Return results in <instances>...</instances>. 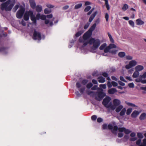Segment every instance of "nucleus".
Wrapping results in <instances>:
<instances>
[{
    "mask_svg": "<svg viewBox=\"0 0 146 146\" xmlns=\"http://www.w3.org/2000/svg\"><path fill=\"white\" fill-rule=\"evenodd\" d=\"M124 132L126 134H128L131 132V131H130L129 129H126L125 128V129Z\"/></svg>",
    "mask_w": 146,
    "mask_h": 146,
    "instance_id": "864d4df0",
    "label": "nucleus"
},
{
    "mask_svg": "<svg viewBox=\"0 0 146 146\" xmlns=\"http://www.w3.org/2000/svg\"><path fill=\"white\" fill-rule=\"evenodd\" d=\"M129 23L133 27H134V23L133 21L132 20L129 21Z\"/></svg>",
    "mask_w": 146,
    "mask_h": 146,
    "instance_id": "09e8293b",
    "label": "nucleus"
},
{
    "mask_svg": "<svg viewBox=\"0 0 146 146\" xmlns=\"http://www.w3.org/2000/svg\"><path fill=\"white\" fill-rule=\"evenodd\" d=\"M46 16L44 15H40V19L42 20H45L46 19Z\"/></svg>",
    "mask_w": 146,
    "mask_h": 146,
    "instance_id": "6e6d98bb",
    "label": "nucleus"
},
{
    "mask_svg": "<svg viewBox=\"0 0 146 146\" xmlns=\"http://www.w3.org/2000/svg\"><path fill=\"white\" fill-rule=\"evenodd\" d=\"M46 6L48 8H52L54 7V6L51 4H47L46 5Z\"/></svg>",
    "mask_w": 146,
    "mask_h": 146,
    "instance_id": "774afa93",
    "label": "nucleus"
},
{
    "mask_svg": "<svg viewBox=\"0 0 146 146\" xmlns=\"http://www.w3.org/2000/svg\"><path fill=\"white\" fill-rule=\"evenodd\" d=\"M36 20H39L40 18V14L39 13L37 14L36 16Z\"/></svg>",
    "mask_w": 146,
    "mask_h": 146,
    "instance_id": "e2e57ef3",
    "label": "nucleus"
},
{
    "mask_svg": "<svg viewBox=\"0 0 146 146\" xmlns=\"http://www.w3.org/2000/svg\"><path fill=\"white\" fill-rule=\"evenodd\" d=\"M85 90V88L84 87H83L79 89V90L80 93L82 94H83L84 91Z\"/></svg>",
    "mask_w": 146,
    "mask_h": 146,
    "instance_id": "ea45409f",
    "label": "nucleus"
},
{
    "mask_svg": "<svg viewBox=\"0 0 146 146\" xmlns=\"http://www.w3.org/2000/svg\"><path fill=\"white\" fill-rule=\"evenodd\" d=\"M110 49L108 46L106 47L105 48H104V52H105V54L106 53L109 52V51L110 50Z\"/></svg>",
    "mask_w": 146,
    "mask_h": 146,
    "instance_id": "c03bdc74",
    "label": "nucleus"
},
{
    "mask_svg": "<svg viewBox=\"0 0 146 146\" xmlns=\"http://www.w3.org/2000/svg\"><path fill=\"white\" fill-rule=\"evenodd\" d=\"M132 110L131 108H129L127 110L126 114L127 115H129L130 114Z\"/></svg>",
    "mask_w": 146,
    "mask_h": 146,
    "instance_id": "2f4dec72",
    "label": "nucleus"
},
{
    "mask_svg": "<svg viewBox=\"0 0 146 146\" xmlns=\"http://www.w3.org/2000/svg\"><path fill=\"white\" fill-rule=\"evenodd\" d=\"M91 7L90 6H88L86 7L84 9V11L85 12H87L89 11L91 9Z\"/></svg>",
    "mask_w": 146,
    "mask_h": 146,
    "instance_id": "e433bc0d",
    "label": "nucleus"
},
{
    "mask_svg": "<svg viewBox=\"0 0 146 146\" xmlns=\"http://www.w3.org/2000/svg\"><path fill=\"white\" fill-rule=\"evenodd\" d=\"M137 135L138 137L141 139L143 138V137L142 134L141 133H138Z\"/></svg>",
    "mask_w": 146,
    "mask_h": 146,
    "instance_id": "8fccbe9b",
    "label": "nucleus"
},
{
    "mask_svg": "<svg viewBox=\"0 0 146 146\" xmlns=\"http://www.w3.org/2000/svg\"><path fill=\"white\" fill-rule=\"evenodd\" d=\"M116 107L114 105H112L111 103H110L109 104V105L106 108H110L112 110H114L115 109Z\"/></svg>",
    "mask_w": 146,
    "mask_h": 146,
    "instance_id": "a878e982",
    "label": "nucleus"
},
{
    "mask_svg": "<svg viewBox=\"0 0 146 146\" xmlns=\"http://www.w3.org/2000/svg\"><path fill=\"white\" fill-rule=\"evenodd\" d=\"M92 120L95 122L94 126L97 129L99 128L100 123V117L97 118V116L96 115H92L91 117Z\"/></svg>",
    "mask_w": 146,
    "mask_h": 146,
    "instance_id": "39448f33",
    "label": "nucleus"
},
{
    "mask_svg": "<svg viewBox=\"0 0 146 146\" xmlns=\"http://www.w3.org/2000/svg\"><path fill=\"white\" fill-rule=\"evenodd\" d=\"M33 15L32 11H28L26 12L25 13L23 18L25 21H28L29 19V16L31 15Z\"/></svg>",
    "mask_w": 146,
    "mask_h": 146,
    "instance_id": "9d476101",
    "label": "nucleus"
},
{
    "mask_svg": "<svg viewBox=\"0 0 146 146\" xmlns=\"http://www.w3.org/2000/svg\"><path fill=\"white\" fill-rule=\"evenodd\" d=\"M144 68L141 65H138L135 67V69L137 71H140L142 70Z\"/></svg>",
    "mask_w": 146,
    "mask_h": 146,
    "instance_id": "f3484780",
    "label": "nucleus"
},
{
    "mask_svg": "<svg viewBox=\"0 0 146 146\" xmlns=\"http://www.w3.org/2000/svg\"><path fill=\"white\" fill-rule=\"evenodd\" d=\"M8 49V48L7 47H0V52H3L4 53L6 54L7 53V50Z\"/></svg>",
    "mask_w": 146,
    "mask_h": 146,
    "instance_id": "2eb2a0df",
    "label": "nucleus"
},
{
    "mask_svg": "<svg viewBox=\"0 0 146 146\" xmlns=\"http://www.w3.org/2000/svg\"><path fill=\"white\" fill-rule=\"evenodd\" d=\"M100 88H99L98 92H93L90 91H87V94L92 97H95L96 100L98 101H100Z\"/></svg>",
    "mask_w": 146,
    "mask_h": 146,
    "instance_id": "20e7f679",
    "label": "nucleus"
},
{
    "mask_svg": "<svg viewBox=\"0 0 146 146\" xmlns=\"http://www.w3.org/2000/svg\"><path fill=\"white\" fill-rule=\"evenodd\" d=\"M132 67L131 66V65H129V64L126 65L125 66V68L127 69H129L131 68Z\"/></svg>",
    "mask_w": 146,
    "mask_h": 146,
    "instance_id": "69168bd1",
    "label": "nucleus"
},
{
    "mask_svg": "<svg viewBox=\"0 0 146 146\" xmlns=\"http://www.w3.org/2000/svg\"><path fill=\"white\" fill-rule=\"evenodd\" d=\"M97 14V11H96L91 16L89 19V21L90 22H91L93 19Z\"/></svg>",
    "mask_w": 146,
    "mask_h": 146,
    "instance_id": "4468645a",
    "label": "nucleus"
},
{
    "mask_svg": "<svg viewBox=\"0 0 146 146\" xmlns=\"http://www.w3.org/2000/svg\"><path fill=\"white\" fill-rule=\"evenodd\" d=\"M139 74V72L136 70L133 74L132 76L134 78H136L138 76Z\"/></svg>",
    "mask_w": 146,
    "mask_h": 146,
    "instance_id": "4be33fe9",
    "label": "nucleus"
},
{
    "mask_svg": "<svg viewBox=\"0 0 146 146\" xmlns=\"http://www.w3.org/2000/svg\"><path fill=\"white\" fill-rule=\"evenodd\" d=\"M110 49L113 48H116L117 47L116 46L113 44H110L108 46Z\"/></svg>",
    "mask_w": 146,
    "mask_h": 146,
    "instance_id": "cd10ccee",
    "label": "nucleus"
},
{
    "mask_svg": "<svg viewBox=\"0 0 146 146\" xmlns=\"http://www.w3.org/2000/svg\"><path fill=\"white\" fill-rule=\"evenodd\" d=\"M123 108V106L122 105L119 106L115 109L116 112L117 113L119 112Z\"/></svg>",
    "mask_w": 146,
    "mask_h": 146,
    "instance_id": "5701e85b",
    "label": "nucleus"
},
{
    "mask_svg": "<svg viewBox=\"0 0 146 146\" xmlns=\"http://www.w3.org/2000/svg\"><path fill=\"white\" fill-rule=\"evenodd\" d=\"M111 84L114 87L117 86L118 85L117 83L114 81H112L111 82Z\"/></svg>",
    "mask_w": 146,
    "mask_h": 146,
    "instance_id": "13d9d810",
    "label": "nucleus"
},
{
    "mask_svg": "<svg viewBox=\"0 0 146 146\" xmlns=\"http://www.w3.org/2000/svg\"><path fill=\"white\" fill-rule=\"evenodd\" d=\"M82 3H79L75 5L74 9H78L82 7Z\"/></svg>",
    "mask_w": 146,
    "mask_h": 146,
    "instance_id": "c9c22d12",
    "label": "nucleus"
},
{
    "mask_svg": "<svg viewBox=\"0 0 146 146\" xmlns=\"http://www.w3.org/2000/svg\"><path fill=\"white\" fill-rule=\"evenodd\" d=\"M19 5H16L13 9V12H15L19 8Z\"/></svg>",
    "mask_w": 146,
    "mask_h": 146,
    "instance_id": "58836bf2",
    "label": "nucleus"
},
{
    "mask_svg": "<svg viewBox=\"0 0 146 146\" xmlns=\"http://www.w3.org/2000/svg\"><path fill=\"white\" fill-rule=\"evenodd\" d=\"M76 86L77 88H79L81 87V85L79 82H78L76 83Z\"/></svg>",
    "mask_w": 146,
    "mask_h": 146,
    "instance_id": "3c124183",
    "label": "nucleus"
},
{
    "mask_svg": "<svg viewBox=\"0 0 146 146\" xmlns=\"http://www.w3.org/2000/svg\"><path fill=\"white\" fill-rule=\"evenodd\" d=\"M126 104L129 106L132 107H137V106L135 105V104L131 103L130 102H127L126 103Z\"/></svg>",
    "mask_w": 146,
    "mask_h": 146,
    "instance_id": "f704fd0d",
    "label": "nucleus"
},
{
    "mask_svg": "<svg viewBox=\"0 0 146 146\" xmlns=\"http://www.w3.org/2000/svg\"><path fill=\"white\" fill-rule=\"evenodd\" d=\"M107 125L106 124H104L102 126V128L104 129H108Z\"/></svg>",
    "mask_w": 146,
    "mask_h": 146,
    "instance_id": "bf43d9fd",
    "label": "nucleus"
},
{
    "mask_svg": "<svg viewBox=\"0 0 146 146\" xmlns=\"http://www.w3.org/2000/svg\"><path fill=\"white\" fill-rule=\"evenodd\" d=\"M117 51V50H110L109 51V52L111 53L112 54H115L116 53Z\"/></svg>",
    "mask_w": 146,
    "mask_h": 146,
    "instance_id": "a19ab883",
    "label": "nucleus"
},
{
    "mask_svg": "<svg viewBox=\"0 0 146 146\" xmlns=\"http://www.w3.org/2000/svg\"><path fill=\"white\" fill-rule=\"evenodd\" d=\"M108 128L110 130H111V131L113 133H116V131L118 130V127L117 126H114L113 127V125L111 124H108Z\"/></svg>",
    "mask_w": 146,
    "mask_h": 146,
    "instance_id": "6e6552de",
    "label": "nucleus"
},
{
    "mask_svg": "<svg viewBox=\"0 0 146 146\" xmlns=\"http://www.w3.org/2000/svg\"><path fill=\"white\" fill-rule=\"evenodd\" d=\"M126 111V110L125 108L123 109L119 113L120 115L121 116L125 114Z\"/></svg>",
    "mask_w": 146,
    "mask_h": 146,
    "instance_id": "bb28decb",
    "label": "nucleus"
},
{
    "mask_svg": "<svg viewBox=\"0 0 146 146\" xmlns=\"http://www.w3.org/2000/svg\"><path fill=\"white\" fill-rule=\"evenodd\" d=\"M44 13L45 14H48L50 13L51 11L50 9H49L48 8H46L44 10Z\"/></svg>",
    "mask_w": 146,
    "mask_h": 146,
    "instance_id": "473e14b6",
    "label": "nucleus"
},
{
    "mask_svg": "<svg viewBox=\"0 0 146 146\" xmlns=\"http://www.w3.org/2000/svg\"><path fill=\"white\" fill-rule=\"evenodd\" d=\"M129 63V65H131L132 67L135 66L137 64V62L134 60H131Z\"/></svg>",
    "mask_w": 146,
    "mask_h": 146,
    "instance_id": "412c9836",
    "label": "nucleus"
},
{
    "mask_svg": "<svg viewBox=\"0 0 146 146\" xmlns=\"http://www.w3.org/2000/svg\"><path fill=\"white\" fill-rule=\"evenodd\" d=\"M32 14L33 15H30L31 19L32 21H33L36 19V17H35V15H33V11Z\"/></svg>",
    "mask_w": 146,
    "mask_h": 146,
    "instance_id": "37998d69",
    "label": "nucleus"
},
{
    "mask_svg": "<svg viewBox=\"0 0 146 146\" xmlns=\"http://www.w3.org/2000/svg\"><path fill=\"white\" fill-rule=\"evenodd\" d=\"M88 82V80L87 79H83L81 82V84L84 85H86Z\"/></svg>",
    "mask_w": 146,
    "mask_h": 146,
    "instance_id": "72a5a7b5",
    "label": "nucleus"
},
{
    "mask_svg": "<svg viewBox=\"0 0 146 146\" xmlns=\"http://www.w3.org/2000/svg\"><path fill=\"white\" fill-rule=\"evenodd\" d=\"M105 17L106 21H108L109 19V15L108 13H106Z\"/></svg>",
    "mask_w": 146,
    "mask_h": 146,
    "instance_id": "052dcab7",
    "label": "nucleus"
},
{
    "mask_svg": "<svg viewBox=\"0 0 146 146\" xmlns=\"http://www.w3.org/2000/svg\"><path fill=\"white\" fill-rule=\"evenodd\" d=\"M31 7L34 9L36 8V4L35 0H29Z\"/></svg>",
    "mask_w": 146,
    "mask_h": 146,
    "instance_id": "9b49d317",
    "label": "nucleus"
},
{
    "mask_svg": "<svg viewBox=\"0 0 146 146\" xmlns=\"http://www.w3.org/2000/svg\"><path fill=\"white\" fill-rule=\"evenodd\" d=\"M83 42V45L84 46H86L88 44H90V39L86 41H84Z\"/></svg>",
    "mask_w": 146,
    "mask_h": 146,
    "instance_id": "de8ad7c7",
    "label": "nucleus"
},
{
    "mask_svg": "<svg viewBox=\"0 0 146 146\" xmlns=\"http://www.w3.org/2000/svg\"><path fill=\"white\" fill-rule=\"evenodd\" d=\"M106 45V44L105 43H104L101 45V50H102L104 48H105Z\"/></svg>",
    "mask_w": 146,
    "mask_h": 146,
    "instance_id": "603ef678",
    "label": "nucleus"
},
{
    "mask_svg": "<svg viewBox=\"0 0 146 146\" xmlns=\"http://www.w3.org/2000/svg\"><path fill=\"white\" fill-rule=\"evenodd\" d=\"M139 146H146V139H143V144L140 145Z\"/></svg>",
    "mask_w": 146,
    "mask_h": 146,
    "instance_id": "49530a36",
    "label": "nucleus"
},
{
    "mask_svg": "<svg viewBox=\"0 0 146 146\" xmlns=\"http://www.w3.org/2000/svg\"><path fill=\"white\" fill-rule=\"evenodd\" d=\"M108 35L110 38V41L112 43H114V41L112 38L111 35L109 32L108 33Z\"/></svg>",
    "mask_w": 146,
    "mask_h": 146,
    "instance_id": "393cba45",
    "label": "nucleus"
},
{
    "mask_svg": "<svg viewBox=\"0 0 146 146\" xmlns=\"http://www.w3.org/2000/svg\"><path fill=\"white\" fill-rule=\"evenodd\" d=\"M142 78H146V72H144L142 76H141Z\"/></svg>",
    "mask_w": 146,
    "mask_h": 146,
    "instance_id": "338daca9",
    "label": "nucleus"
},
{
    "mask_svg": "<svg viewBox=\"0 0 146 146\" xmlns=\"http://www.w3.org/2000/svg\"><path fill=\"white\" fill-rule=\"evenodd\" d=\"M33 38L34 40H40L41 39V35L40 33L35 30L33 32Z\"/></svg>",
    "mask_w": 146,
    "mask_h": 146,
    "instance_id": "0eeeda50",
    "label": "nucleus"
},
{
    "mask_svg": "<svg viewBox=\"0 0 146 146\" xmlns=\"http://www.w3.org/2000/svg\"><path fill=\"white\" fill-rule=\"evenodd\" d=\"M136 24L137 25H141L144 24V22L140 19H138L136 20Z\"/></svg>",
    "mask_w": 146,
    "mask_h": 146,
    "instance_id": "a211bd4d",
    "label": "nucleus"
},
{
    "mask_svg": "<svg viewBox=\"0 0 146 146\" xmlns=\"http://www.w3.org/2000/svg\"><path fill=\"white\" fill-rule=\"evenodd\" d=\"M129 8L128 5L126 4L124 5L123 7L122 8V9L123 11H125Z\"/></svg>",
    "mask_w": 146,
    "mask_h": 146,
    "instance_id": "c85d7f7f",
    "label": "nucleus"
},
{
    "mask_svg": "<svg viewBox=\"0 0 146 146\" xmlns=\"http://www.w3.org/2000/svg\"><path fill=\"white\" fill-rule=\"evenodd\" d=\"M107 85L108 86L109 88H111L112 86V84H111V83L110 81H108Z\"/></svg>",
    "mask_w": 146,
    "mask_h": 146,
    "instance_id": "5fc2aeb1",
    "label": "nucleus"
},
{
    "mask_svg": "<svg viewBox=\"0 0 146 146\" xmlns=\"http://www.w3.org/2000/svg\"><path fill=\"white\" fill-rule=\"evenodd\" d=\"M96 25V24L94 23L88 30L84 34L83 36V38L84 40H87L91 36L92 34V32L95 29Z\"/></svg>",
    "mask_w": 146,
    "mask_h": 146,
    "instance_id": "f03ea898",
    "label": "nucleus"
},
{
    "mask_svg": "<svg viewBox=\"0 0 146 146\" xmlns=\"http://www.w3.org/2000/svg\"><path fill=\"white\" fill-rule=\"evenodd\" d=\"M111 98L109 96L106 97L103 100L102 104L106 108L109 105V102L111 100Z\"/></svg>",
    "mask_w": 146,
    "mask_h": 146,
    "instance_id": "1a4fd4ad",
    "label": "nucleus"
},
{
    "mask_svg": "<svg viewBox=\"0 0 146 146\" xmlns=\"http://www.w3.org/2000/svg\"><path fill=\"white\" fill-rule=\"evenodd\" d=\"M25 11V8L22 6H20V9L16 13V17L18 19H21L23 17Z\"/></svg>",
    "mask_w": 146,
    "mask_h": 146,
    "instance_id": "423d86ee",
    "label": "nucleus"
},
{
    "mask_svg": "<svg viewBox=\"0 0 146 146\" xmlns=\"http://www.w3.org/2000/svg\"><path fill=\"white\" fill-rule=\"evenodd\" d=\"M118 55L119 57L123 58L125 55V54L124 52H121L118 53Z\"/></svg>",
    "mask_w": 146,
    "mask_h": 146,
    "instance_id": "b1692460",
    "label": "nucleus"
},
{
    "mask_svg": "<svg viewBox=\"0 0 146 146\" xmlns=\"http://www.w3.org/2000/svg\"><path fill=\"white\" fill-rule=\"evenodd\" d=\"M139 113L137 111H134L131 115V116L133 118H135L139 114Z\"/></svg>",
    "mask_w": 146,
    "mask_h": 146,
    "instance_id": "ddd939ff",
    "label": "nucleus"
},
{
    "mask_svg": "<svg viewBox=\"0 0 146 146\" xmlns=\"http://www.w3.org/2000/svg\"><path fill=\"white\" fill-rule=\"evenodd\" d=\"M129 87L131 88H133L134 87V84L133 83H129L128 84Z\"/></svg>",
    "mask_w": 146,
    "mask_h": 146,
    "instance_id": "4d7b16f0",
    "label": "nucleus"
},
{
    "mask_svg": "<svg viewBox=\"0 0 146 146\" xmlns=\"http://www.w3.org/2000/svg\"><path fill=\"white\" fill-rule=\"evenodd\" d=\"M84 33V31H79L77 32L75 35V36L76 37H78L80 36L83 33Z\"/></svg>",
    "mask_w": 146,
    "mask_h": 146,
    "instance_id": "7c9ffc66",
    "label": "nucleus"
},
{
    "mask_svg": "<svg viewBox=\"0 0 146 146\" xmlns=\"http://www.w3.org/2000/svg\"><path fill=\"white\" fill-rule=\"evenodd\" d=\"M142 78L141 77V76H140L139 78H136L135 80V81L136 82H141L142 81Z\"/></svg>",
    "mask_w": 146,
    "mask_h": 146,
    "instance_id": "79ce46f5",
    "label": "nucleus"
},
{
    "mask_svg": "<svg viewBox=\"0 0 146 146\" xmlns=\"http://www.w3.org/2000/svg\"><path fill=\"white\" fill-rule=\"evenodd\" d=\"M126 58L127 60H131L132 59L133 57L132 56H130L129 55H128V56H126Z\"/></svg>",
    "mask_w": 146,
    "mask_h": 146,
    "instance_id": "680f3d73",
    "label": "nucleus"
},
{
    "mask_svg": "<svg viewBox=\"0 0 146 146\" xmlns=\"http://www.w3.org/2000/svg\"><path fill=\"white\" fill-rule=\"evenodd\" d=\"M103 0L105 1V5L106 6L107 9L108 11L110 9V7L108 3V0Z\"/></svg>",
    "mask_w": 146,
    "mask_h": 146,
    "instance_id": "6ab92c4d",
    "label": "nucleus"
},
{
    "mask_svg": "<svg viewBox=\"0 0 146 146\" xmlns=\"http://www.w3.org/2000/svg\"><path fill=\"white\" fill-rule=\"evenodd\" d=\"M146 115V114L145 113H143L141 114L139 117V119L141 120H143L144 119Z\"/></svg>",
    "mask_w": 146,
    "mask_h": 146,
    "instance_id": "c756f323",
    "label": "nucleus"
},
{
    "mask_svg": "<svg viewBox=\"0 0 146 146\" xmlns=\"http://www.w3.org/2000/svg\"><path fill=\"white\" fill-rule=\"evenodd\" d=\"M125 129V128L124 127H119L118 128V129L119 131L121 132H124Z\"/></svg>",
    "mask_w": 146,
    "mask_h": 146,
    "instance_id": "a18cd8bd",
    "label": "nucleus"
},
{
    "mask_svg": "<svg viewBox=\"0 0 146 146\" xmlns=\"http://www.w3.org/2000/svg\"><path fill=\"white\" fill-rule=\"evenodd\" d=\"M90 45H92V49L96 50L99 46L100 42V40L98 39H95L92 38L90 39Z\"/></svg>",
    "mask_w": 146,
    "mask_h": 146,
    "instance_id": "7ed1b4c3",
    "label": "nucleus"
},
{
    "mask_svg": "<svg viewBox=\"0 0 146 146\" xmlns=\"http://www.w3.org/2000/svg\"><path fill=\"white\" fill-rule=\"evenodd\" d=\"M118 82L119 84L121 86H123L125 85V84L121 81H118Z\"/></svg>",
    "mask_w": 146,
    "mask_h": 146,
    "instance_id": "0e129e2a",
    "label": "nucleus"
},
{
    "mask_svg": "<svg viewBox=\"0 0 146 146\" xmlns=\"http://www.w3.org/2000/svg\"><path fill=\"white\" fill-rule=\"evenodd\" d=\"M117 90L115 88H112L108 90V93L111 94H114L115 92H116Z\"/></svg>",
    "mask_w": 146,
    "mask_h": 146,
    "instance_id": "dca6fc26",
    "label": "nucleus"
},
{
    "mask_svg": "<svg viewBox=\"0 0 146 146\" xmlns=\"http://www.w3.org/2000/svg\"><path fill=\"white\" fill-rule=\"evenodd\" d=\"M93 86V84L91 82H89L86 85V87L88 89H90Z\"/></svg>",
    "mask_w": 146,
    "mask_h": 146,
    "instance_id": "4c0bfd02",
    "label": "nucleus"
},
{
    "mask_svg": "<svg viewBox=\"0 0 146 146\" xmlns=\"http://www.w3.org/2000/svg\"><path fill=\"white\" fill-rule=\"evenodd\" d=\"M113 103L115 106H117L120 104L121 102L120 100L115 99L113 100Z\"/></svg>",
    "mask_w": 146,
    "mask_h": 146,
    "instance_id": "f8f14e48",
    "label": "nucleus"
},
{
    "mask_svg": "<svg viewBox=\"0 0 146 146\" xmlns=\"http://www.w3.org/2000/svg\"><path fill=\"white\" fill-rule=\"evenodd\" d=\"M42 7L40 5H37L36 7V11L38 13L41 12L42 10Z\"/></svg>",
    "mask_w": 146,
    "mask_h": 146,
    "instance_id": "aec40b11",
    "label": "nucleus"
},
{
    "mask_svg": "<svg viewBox=\"0 0 146 146\" xmlns=\"http://www.w3.org/2000/svg\"><path fill=\"white\" fill-rule=\"evenodd\" d=\"M15 0H8L6 2L2 3L1 5V9L2 11H10L14 5Z\"/></svg>",
    "mask_w": 146,
    "mask_h": 146,
    "instance_id": "f257e3e1",
    "label": "nucleus"
}]
</instances>
